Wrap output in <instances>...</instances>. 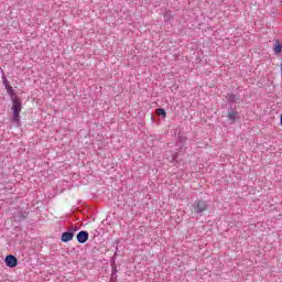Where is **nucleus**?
<instances>
[{
    "mask_svg": "<svg viewBox=\"0 0 282 282\" xmlns=\"http://www.w3.org/2000/svg\"><path fill=\"white\" fill-rule=\"evenodd\" d=\"M192 208L195 215H202V213H206V210H208V204L206 200H196L193 203Z\"/></svg>",
    "mask_w": 282,
    "mask_h": 282,
    "instance_id": "obj_1",
    "label": "nucleus"
},
{
    "mask_svg": "<svg viewBox=\"0 0 282 282\" xmlns=\"http://www.w3.org/2000/svg\"><path fill=\"white\" fill-rule=\"evenodd\" d=\"M227 118L231 124H234V122H237V118H239V112L230 106L227 112Z\"/></svg>",
    "mask_w": 282,
    "mask_h": 282,
    "instance_id": "obj_2",
    "label": "nucleus"
},
{
    "mask_svg": "<svg viewBox=\"0 0 282 282\" xmlns=\"http://www.w3.org/2000/svg\"><path fill=\"white\" fill-rule=\"evenodd\" d=\"M4 262L8 268H17L19 265V260L12 254L7 256Z\"/></svg>",
    "mask_w": 282,
    "mask_h": 282,
    "instance_id": "obj_3",
    "label": "nucleus"
},
{
    "mask_svg": "<svg viewBox=\"0 0 282 282\" xmlns=\"http://www.w3.org/2000/svg\"><path fill=\"white\" fill-rule=\"evenodd\" d=\"M12 111L13 113H21V109H23V105L21 104V99L12 98Z\"/></svg>",
    "mask_w": 282,
    "mask_h": 282,
    "instance_id": "obj_4",
    "label": "nucleus"
},
{
    "mask_svg": "<svg viewBox=\"0 0 282 282\" xmlns=\"http://www.w3.org/2000/svg\"><path fill=\"white\" fill-rule=\"evenodd\" d=\"M88 240H89V232L82 230L77 234L78 243H87Z\"/></svg>",
    "mask_w": 282,
    "mask_h": 282,
    "instance_id": "obj_5",
    "label": "nucleus"
},
{
    "mask_svg": "<svg viewBox=\"0 0 282 282\" xmlns=\"http://www.w3.org/2000/svg\"><path fill=\"white\" fill-rule=\"evenodd\" d=\"M72 239H74V231L68 230V231H64L62 234L61 241L63 243H67V242L72 241Z\"/></svg>",
    "mask_w": 282,
    "mask_h": 282,
    "instance_id": "obj_6",
    "label": "nucleus"
},
{
    "mask_svg": "<svg viewBox=\"0 0 282 282\" xmlns=\"http://www.w3.org/2000/svg\"><path fill=\"white\" fill-rule=\"evenodd\" d=\"M226 100H228V102H237L238 100H241V96L239 94L228 93L226 95Z\"/></svg>",
    "mask_w": 282,
    "mask_h": 282,
    "instance_id": "obj_7",
    "label": "nucleus"
},
{
    "mask_svg": "<svg viewBox=\"0 0 282 282\" xmlns=\"http://www.w3.org/2000/svg\"><path fill=\"white\" fill-rule=\"evenodd\" d=\"M273 50H274L275 54H281L282 45H281V42L279 40L275 41Z\"/></svg>",
    "mask_w": 282,
    "mask_h": 282,
    "instance_id": "obj_8",
    "label": "nucleus"
},
{
    "mask_svg": "<svg viewBox=\"0 0 282 282\" xmlns=\"http://www.w3.org/2000/svg\"><path fill=\"white\" fill-rule=\"evenodd\" d=\"M13 122H17L18 127L21 124V112H13Z\"/></svg>",
    "mask_w": 282,
    "mask_h": 282,
    "instance_id": "obj_9",
    "label": "nucleus"
},
{
    "mask_svg": "<svg viewBox=\"0 0 282 282\" xmlns=\"http://www.w3.org/2000/svg\"><path fill=\"white\" fill-rule=\"evenodd\" d=\"M155 113H156L158 116H161L162 118H165V116H166V110H164L163 108H158V109L155 110Z\"/></svg>",
    "mask_w": 282,
    "mask_h": 282,
    "instance_id": "obj_10",
    "label": "nucleus"
},
{
    "mask_svg": "<svg viewBox=\"0 0 282 282\" xmlns=\"http://www.w3.org/2000/svg\"><path fill=\"white\" fill-rule=\"evenodd\" d=\"M3 85L4 87H10V82H8V78L6 76H2Z\"/></svg>",
    "mask_w": 282,
    "mask_h": 282,
    "instance_id": "obj_11",
    "label": "nucleus"
},
{
    "mask_svg": "<svg viewBox=\"0 0 282 282\" xmlns=\"http://www.w3.org/2000/svg\"><path fill=\"white\" fill-rule=\"evenodd\" d=\"M178 140L181 141V142H186V137H184L183 134H181V133H178Z\"/></svg>",
    "mask_w": 282,
    "mask_h": 282,
    "instance_id": "obj_12",
    "label": "nucleus"
},
{
    "mask_svg": "<svg viewBox=\"0 0 282 282\" xmlns=\"http://www.w3.org/2000/svg\"><path fill=\"white\" fill-rule=\"evenodd\" d=\"M78 230V227H74L72 226L69 231L73 232V235H75V232Z\"/></svg>",
    "mask_w": 282,
    "mask_h": 282,
    "instance_id": "obj_13",
    "label": "nucleus"
},
{
    "mask_svg": "<svg viewBox=\"0 0 282 282\" xmlns=\"http://www.w3.org/2000/svg\"><path fill=\"white\" fill-rule=\"evenodd\" d=\"M25 217H26L25 215L21 214L20 216H18V220L23 221V219H25Z\"/></svg>",
    "mask_w": 282,
    "mask_h": 282,
    "instance_id": "obj_14",
    "label": "nucleus"
},
{
    "mask_svg": "<svg viewBox=\"0 0 282 282\" xmlns=\"http://www.w3.org/2000/svg\"><path fill=\"white\" fill-rule=\"evenodd\" d=\"M6 89H7V91H8L9 94H11V91H13L12 86H7Z\"/></svg>",
    "mask_w": 282,
    "mask_h": 282,
    "instance_id": "obj_15",
    "label": "nucleus"
},
{
    "mask_svg": "<svg viewBox=\"0 0 282 282\" xmlns=\"http://www.w3.org/2000/svg\"><path fill=\"white\" fill-rule=\"evenodd\" d=\"M118 272V269L116 267L112 268V274H116Z\"/></svg>",
    "mask_w": 282,
    "mask_h": 282,
    "instance_id": "obj_16",
    "label": "nucleus"
},
{
    "mask_svg": "<svg viewBox=\"0 0 282 282\" xmlns=\"http://www.w3.org/2000/svg\"><path fill=\"white\" fill-rule=\"evenodd\" d=\"M118 254H119L118 247H116L115 257H118Z\"/></svg>",
    "mask_w": 282,
    "mask_h": 282,
    "instance_id": "obj_17",
    "label": "nucleus"
}]
</instances>
